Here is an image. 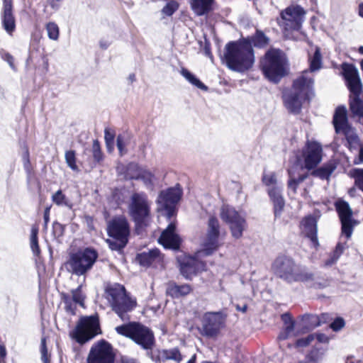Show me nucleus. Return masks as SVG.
Masks as SVG:
<instances>
[{"label":"nucleus","mask_w":363,"mask_h":363,"mask_svg":"<svg viewBox=\"0 0 363 363\" xmlns=\"http://www.w3.org/2000/svg\"><path fill=\"white\" fill-rule=\"evenodd\" d=\"M118 334L131 339L143 350H149L155 345L153 332L138 322H129L116 328Z\"/></svg>","instance_id":"nucleus-8"},{"label":"nucleus","mask_w":363,"mask_h":363,"mask_svg":"<svg viewBox=\"0 0 363 363\" xmlns=\"http://www.w3.org/2000/svg\"><path fill=\"white\" fill-rule=\"evenodd\" d=\"M318 326V315L304 314L301 320L297 323V329L301 333H306L314 329Z\"/></svg>","instance_id":"nucleus-26"},{"label":"nucleus","mask_w":363,"mask_h":363,"mask_svg":"<svg viewBox=\"0 0 363 363\" xmlns=\"http://www.w3.org/2000/svg\"><path fill=\"white\" fill-rule=\"evenodd\" d=\"M349 106L352 116L363 118V100L360 96H350Z\"/></svg>","instance_id":"nucleus-28"},{"label":"nucleus","mask_w":363,"mask_h":363,"mask_svg":"<svg viewBox=\"0 0 363 363\" xmlns=\"http://www.w3.org/2000/svg\"><path fill=\"white\" fill-rule=\"evenodd\" d=\"M180 74L192 85L198 89L206 91L208 88L202 82L200 81L193 73L186 68H182Z\"/></svg>","instance_id":"nucleus-32"},{"label":"nucleus","mask_w":363,"mask_h":363,"mask_svg":"<svg viewBox=\"0 0 363 363\" xmlns=\"http://www.w3.org/2000/svg\"><path fill=\"white\" fill-rule=\"evenodd\" d=\"M62 300L65 303V311L72 314H75V310H76V306L73 303V301L72 300L71 297L68 294H62Z\"/></svg>","instance_id":"nucleus-49"},{"label":"nucleus","mask_w":363,"mask_h":363,"mask_svg":"<svg viewBox=\"0 0 363 363\" xmlns=\"http://www.w3.org/2000/svg\"><path fill=\"white\" fill-rule=\"evenodd\" d=\"M141 172L142 170L136 163L130 162L125 167L124 177L127 180H138Z\"/></svg>","instance_id":"nucleus-36"},{"label":"nucleus","mask_w":363,"mask_h":363,"mask_svg":"<svg viewBox=\"0 0 363 363\" xmlns=\"http://www.w3.org/2000/svg\"><path fill=\"white\" fill-rule=\"evenodd\" d=\"M182 195L183 189L179 184L162 190L156 201L159 206V211H164L166 216L170 219L176 214L177 205L182 199Z\"/></svg>","instance_id":"nucleus-12"},{"label":"nucleus","mask_w":363,"mask_h":363,"mask_svg":"<svg viewBox=\"0 0 363 363\" xmlns=\"http://www.w3.org/2000/svg\"><path fill=\"white\" fill-rule=\"evenodd\" d=\"M336 211L340 220L352 219V211L349 203L343 200H339L335 203Z\"/></svg>","instance_id":"nucleus-30"},{"label":"nucleus","mask_w":363,"mask_h":363,"mask_svg":"<svg viewBox=\"0 0 363 363\" xmlns=\"http://www.w3.org/2000/svg\"><path fill=\"white\" fill-rule=\"evenodd\" d=\"M65 161L67 166L73 171H78V167L76 164V153L74 150H67L65 152Z\"/></svg>","instance_id":"nucleus-47"},{"label":"nucleus","mask_w":363,"mask_h":363,"mask_svg":"<svg viewBox=\"0 0 363 363\" xmlns=\"http://www.w3.org/2000/svg\"><path fill=\"white\" fill-rule=\"evenodd\" d=\"M341 75L345 82L355 78L359 75V72L354 65L352 63L343 62L340 65Z\"/></svg>","instance_id":"nucleus-31"},{"label":"nucleus","mask_w":363,"mask_h":363,"mask_svg":"<svg viewBox=\"0 0 363 363\" xmlns=\"http://www.w3.org/2000/svg\"><path fill=\"white\" fill-rule=\"evenodd\" d=\"M306 11L300 5H290L280 12L277 23L284 31L299 30L304 21Z\"/></svg>","instance_id":"nucleus-13"},{"label":"nucleus","mask_w":363,"mask_h":363,"mask_svg":"<svg viewBox=\"0 0 363 363\" xmlns=\"http://www.w3.org/2000/svg\"><path fill=\"white\" fill-rule=\"evenodd\" d=\"M207 234L215 235H219L220 236V224H219V221L214 216H211L208 219Z\"/></svg>","instance_id":"nucleus-43"},{"label":"nucleus","mask_w":363,"mask_h":363,"mask_svg":"<svg viewBox=\"0 0 363 363\" xmlns=\"http://www.w3.org/2000/svg\"><path fill=\"white\" fill-rule=\"evenodd\" d=\"M192 291L191 286L188 284L182 285L170 283L167 288V294L172 298H178L185 296Z\"/></svg>","instance_id":"nucleus-25"},{"label":"nucleus","mask_w":363,"mask_h":363,"mask_svg":"<svg viewBox=\"0 0 363 363\" xmlns=\"http://www.w3.org/2000/svg\"><path fill=\"white\" fill-rule=\"evenodd\" d=\"M125 145L126 140L125 135L119 134L116 138V146L121 156H123L128 152Z\"/></svg>","instance_id":"nucleus-52"},{"label":"nucleus","mask_w":363,"mask_h":363,"mask_svg":"<svg viewBox=\"0 0 363 363\" xmlns=\"http://www.w3.org/2000/svg\"><path fill=\"white\" fill-rule=\"evenodd\" d=\"M136 261L143 267H150L153 262L160 259V251L157 248L137 254Z\"/></svg>","instance_id":"nucleus-23"},{"label":"nucleus","mask_w":363,"mask_h":363,"mask_svg":"<svg viewBox=\"0 0 363 363\" xmlns=\"http://www.w3.org/2000/svg\"><path fill=\"white\" fill-rule=\"evenodd\" d=\"M107 233L113 239L128 240L130 225L127 218L123 216L113 217L108 223Z\"/></svg>","instance_id":"nucleus-18"},{"label":"nucleus","mask_w":363,"mask_h":363,"mask_svg":"<svg viewBox=\"0 0 363 363\" xmlns=\"http://www.w3.org/2000/svg\"><path fill=\"white\" fill-rule=\"evenodd\" d=\"M242 39H247L252 48L253 46L257 48H263L269 43V38L260 30H256L255 34L251 37L242 38Z\"/></svg>","instance_id":"nucleus-27"},{"label":"nucleus","mask_w":363,"mask_h":363,"mask_svg":"<svg viewBox=\"0 0 363 363\" xmlns=\"http://www.w3.org/2000/svg\"><path fill=\"white\" fill-rule=\"evenodd\" d=\"M344 248V244L338 242L335 247V249L333 252L332 255L338 259L341 255L343 253Z\"/></svg>","instance_id":"nucleus-59"},{"label":"nucleus","mask_w":363,"mask_h":363,"mask_svg":"<svg viewBox=\"0 0 363 363\" xmlns=\"http://www.w3.org/2000/svg\"><path fill=\"white\" fill-rule=\"evenodd\" d=\"M337 162L335 160H331L327 163L319 167V179H329L332 173L336 169Z\"/></svg>","instance_id":"nucleus-34"},{"label":"nucleus","mask_w":363,"mask_h":363,"mask_svg":"<svg viewBox=\"0 0 363 363\" xmlns=\"http://www.w3.org/2000/svg\"><path fill=\"white\" fill-rule=\"evenodd\" d=\"M52 201L54 203L59 206H66L71 208L72 204L67 196L59 189L52 196Z\"/></svg>","instance_id":"nucleus-37"},{"label":"nucleus","mask_w":363,"mask_h":363,"mask_svg":"<svg viewBox=\"0 0 363 363\" xmlns=\"http://www.w3.org/2000/svg\"><path fill=\"white\" fill-rule=\"evenodd\" d=\"M115 133L109 128H106L104 130V140L106 146L114 145Z\"/></svg>","instance_id":"nucleus-55"},{"label":"nucleus","mask_w":363,"mask_h":363,"mask_svg":"<svg viewBox=\"0 0 363 363\" xmlns=\"http://www.w3.org/2000/svg\"><path fill=\"white\" fill-rule=\"evenodd\" d=\"M183 356L178 347H173L169 350H162V361L163 362L167 360H173L177 363L182 361Z\"/></svg>","instance_id":"nucleus-33"},{"label":"nucleus","mask_w":363,"mask_h":363,"mask_svg":"<svg viewBox=\"0 0 363 363\" xmlns=\"http://www.w3.org/2000/svg\"><path fill=\"white\" fill-rule=\"evenodd\" d=\"M91 152L94 162L96 164L100 163L103 160L104 155L101 152L100 143L98 140H94L93 141Z\"/></svg>","instance_id":"nucleus-44"},{"label":"nucleus","mask_w":363,"mask_h":363,"mask_svg":"<svg viewBox=\"0 0 363 363\" xmlns=\"http://www.w3.org/2000/svg\"><path fill=\"white\" fill-rule=\"evenodd\" d=\"M293 331H288L286 329L284 328L281 332H280L278 339L280 340H284L289 337Z\"/></svg>","instance_id":"nucleus-63"},{"label":"nucleus","mask_w":363,"mask_h":363,"mask_svg":"<svg viewBox=\"0 0 363 363\" xmlns=\"http://www.w3.org/2000/svg\"><path fill=\"white\" fill-rule=\"evenodd\" d=\"M342 234L350 238L352 234L356 220L354 218L340 220Z\"/></svg>","instance_id":"nucleus-40"},{"label":"nucleus","mask_w":363,"mask_h":363,"mask_svg":"<svg viewBox=\"0 0 363 363\" xmlns=\"http://www.w3.org/2000/svg\"><path fill=\"white\" fill-rule=\"evenodd\" d=\"M221 219L229 225L232 236L239 239L247 227L245 218L242 216L233 207L223 205L220 209Z\"/></svg>","instance_id":"nucleus-14"},{"label":"nucleus","mask_w":363,"mask_h":363,"mask_svg":"<svg viewBox=\"0 0 363 363\" xmlns=\"http://www.w3.org/2000/svg\"><path fill=\"white\" fill-rule=\"evenodd\" d=\"M178 4L176 1H172L163 7L162 12L167 16H171L178 9Z\"/></svg>","instance_id":"nucleus-53"},{"label":"nucleus","mask_w":363,"mask_h":363,"mask_svg":"<svg viewBox=\"0 0 363 363\" xmlns=\"http://www.w3.org/2000/svg\"><path fill=\"white\" fill-rule=\"evenodd\" d=\"M350 176L354 178L355 186L363 192V169H352Z\"/></svg>","instance_id":"nucleus-42"},{"label":"nucleus","mask_w":363,"mask_h":363,"mask_svg":"<svg viewBox=\"0 0 363 363\" xmlns=\"http://www.w3.org/2000/svg\"><path fill=\"white\" fill-rule=\"evenodd\" d=\"M346 86L350 92V96H360L362 91V84L359 76L345 82Z\"/></svg>","instance_id":"nucleus-35"},{"label":"nucleus","mask_w":363,"mask_h":363,"mask_svg":"<svg viewBox=\"0 0 363 363\" xmlns=\"http://www.w3.org/2000/svg\"><path fill=\"white\" fill-rule=\"evenodd\" d=\"M106 293L112 311L121 320H130V317L128 313L137 306L136 299L132 298L124 286L119 284L108 286L106 288Z\"/></svg>","instance_id":"nucleus-6"},{"label":"nucleus","mask_w":363,"mask_h":363,"mask_svg":"<svg viewBox=\"0 0 363 363\" xmlns=\"http://www.w3.org/2000/svg\"><path fill=\"white\" fill-rule=\"evenodd\" d=\"M98 257V252L88 247L71 254L67 264L74 274L81 276L93 267Z\"/></svg>","instance_id":"nucleus-11"},{"label":"nucleus","mask_w":363,"mask_h":363,"mask_svg":"<svg viewBox=\"0 0 363 363\" xmlns=\"http://www.w3.org/2000/svg\"><path fill=\"white\" fill-rule=\"evenodd\" d=\"M318 71V47H315L313 56L308 69L303 71L299 77L293 81L290 89L282 92L284 105L292 114H298L303 103L311 101L315 96V73Z\"/></svg>","instance_id":"nucleus-1"},{"label":"nucleus","mask_w":363,"mask_h":363,"mask_svg":"<svg viewBox=\"0 0 363 363\" xmlns=\"http://www.w3.org/2000/svg\"><path fill=\"white\" fill-rule=\"evenodd\" d=\"M333 124L335 131L338 135L345 136L350 150L356 149L360 143L356 129L348 121L347 111L344 105L336 108L333 115Z\"/></svg>","instance_id":"nucleus-9"},{"label":"nucleus","mask_w":363,"mask_h":363,"mask_svg":"<svg viewBox=\"0 0 363 363\" xmlns=\"http://www.w3.org/2000/svg\"><path fill=\"white\" fill-rule=\"evenodd\" d=\"M204 54L210 58L211 61L213 62V56L211 51V44L209 42L206 41L203 46Z\"/></svg>","instance_id":"nucleus-61"},{"label":"nucleus","mask_w":363,"mask_h":363,"mask_svg":"<svg viewBox=\"0 0 363 363\" xmlns=\"http://www.w3.org/2000/svg\"><path fill=\"white\" fill-rule=\"evenodd\" d=\"M155 179V174L149 170H142L138 177V180L143 181L147 189L153 188Z\"/></svg>","instance_id":"nucleus-39"},{"label":"nucleus","mask_w":363,"mask_h":363,"mask_svg":"<svg viewBox=\"0 0 363 363\" xmlns=\"http://www.w3.org/2000/svg\"><path fill=\"white\" fill-rule=\"evenodd\" d=\"M176 225L170 223L159 238V242L165 248L177 250L180 247L181 239L176 233Z\"/></svg>","instance_id":"nucleus-20"},{"label":"nucleus","mask_w":363,"mask_h":363,"mask_svg":"<svg viewBox=\"0 0 363 363\" xmlns=\"http://www.w3.org/2000/svg\"><path fill=\"white\" fill-rule=\"evenodd\" d=\"M53 233L55 236L60 237L64 233V227L58 222H54L52 225Z\"/></svg>","instance_id":"nucleus-58"},{"label":"nucleus","mask_w":363,"mask_h":363,"mask_svg":"<svg viewBox=\"0 0 363 363\" xmlns=\"http://www.w3.org/2000/svg\"><path fill=\"white\" fill-rule=\"evenodd\" d=\"M281 320L284 323V328L288 331H293L295 330V328H297V324L296 323L295 320L292 318L290 313H285L281 315Z\"/></svg>","instance_id":"nucleus-46"},{"label":"nucleus","mask_w":363,"mask_h":363,"mask_svg":"<svg viewBox=\"0 0 363 363\" xmlns=\"http://www.w3.org/2000/svg\"><path fill=\"white\" fill-rule=\"evenodd\" d=\"M45 28L48 33V36L50 39L57 40L59 38V27L55 23H48L46 24Z\"/></svg>","instance_id":"nucleus-45"},{"label":"nucleus","mask_w":363,"mask_h":363,"mask_svg":"<svg viewBox=\"0 0 363 363\" xmlns=\"http://www.w3.org/2000/svg\"><path fill=\"white\" fill-rule=\"evenodd\" d=\"M2 58L9 63L11 69H15V65L13 64V57L11 55H10L8 52L5 53L3 55Z\"/></svg>","instance_id":"nucleus-62"},{"label":"nucleus","mask_w":363,"mask_h":363,"mask_svg":"<svg viewBox=\"0 0 363 363\" xmlns=\"http://www.w3.org/2000/svg\"><path fill=\"white\" fill-rule=\"evenodd\" d=\"M22 158H23L24 168L26 169H28L29 166L30 164V162L29 151H28V148H26V151L23 152Z\"/></svg>","instance_id":"nucleus-60"},{"label":"nucleus","mask_w":363,"mask_h":363,"mask_svg":"<svg viewBox=\"0 0 363 363\" xmlns=\"http://www.w3.org/2000/svg\"><path fill=\"white\" fill-rule=\"evenodd\" d=\"M262 182L266 186L276 184L277 177L275 173H271L269 174H264L262 177Z\"/></svg>","instance_id":"nucleus-56"},{"label":"nucleus","mask_w":363,"mask_h":363,"mask_svg":"<svg viewBox=\"0 0 363 363\" xmlns=\"http://www.w3.org/2000/svg\"><path fill=\"white\" fill-rule=\"evenodd\" d=\"M200 333L206 337H216L223 327V320L218 313H206L202 318Z\"/></svg>","instance_id":"nucleus-17"},{"label":"nucleus","mask_w":363,"mask_h":363,"mask_svg":"<svg viewBox=\"0 0 363 363\" xmlns=\"http://www.w3.org/2000/svg\"><path fill=\"white\" fill-rule=\"evenodd\" d=\"M128 213L135 223V233L141 234L151 223V201L144 191H134L130 196Z\"/></svg>","instance_id":"nucleus-5"},{"label":"nucleus","mask_w":363,"mask_h":363,"mask_svg":"<svg viewBox=\"0 0 363 363\" xmlns=\"http://www.w3.org/2000/svg\"><path fill=\"white\" fill-rule=\"evenodd\" d=\"M264 77L271 82L278 84L288 74L287 60L280 49L270 48L260 61Z\"/></svg>","instance_id":"nucleus-7"},{"label":"nucleus","mask_w":363,"mask_h":363,"mask_svg":"<svg viewBox=\"0 0 363 363\" xmlns=\"http://www.w3.org/2000/svg\"><path fill=\"white\" fill-rule=\"evenodd\" d=\"M106 242L111 250L117 251L119 254H122L123 249L128 242V240L125 239H107Z\"/></svg>","instance_id":"nucleus-38"},{"label":"nucleus","mask_w":363,"mask_h":363,"mask_svg":"<svg viewBox=\"0 0 363 363\" xmlns=\"http://www.w3.org/2000/svg\"><path fill=\"white\" fill-rule=\"evenodd\" d=\"M6 350L4 345H0V363H5Z\"/></svg>","instance_id":"nucleus-64"},{"label":"nucleus","mask_w":363,"mask_h":363,"mask_svg":"<svg viewBox=\"0 0 363 363\" xmlns=\"http://www.w3.org/2000/svg\"><path fill=\"white\" fill-rule=\"evenodd\" d=\"M181 274L186 279H191L199 271L204 267V264L198 259L190 256H179L177 257Z\"/></svg>","instance_id":"nucleus-19"},{"label":"nucleus","mask_w":363,"mask_h":363,"mask_svg":"<svg viewBox=\"0 0 363 363\" xmlns=\"http://www.w3.org/2000/svg\"><path fill=\"white\" fill-rule=\"evenodd\" d=\"M214 2L215 0H191L190 6L196 16H201L213 10Z\"/></svg>","instance_id":"nucleus-24"},{"label":"nucleus","mask_w":363,"mask_h":363,"mask_svg":"<svg viewBox=\"0 0 363 363\" xmlns=\"http://www.w3.org/2000/svg\"><path fill=\"white\" fill-rule=\"evenodd\" d=\"M345 326V320L342 317H336L329 325L330 328L335 333L340 331Z\"/></svg>","instance_id":"nucleus-50"},{"label":"nucleus","mask_w":363,"mask_h":363,"mask_svg":"<svg viewBox=\"0 0 363 363\" xmlns=\"http://www.w3.org/2000/svg\"><path fill=\"white\" fill-rule=\"evenodd\" d=\"M112 345L102 339L94 343L86 358V363H114Z\"/></svg>","instance_id":"nucleus-15"},{"label":"nucleus","mask_w":363,"mask_h":363,"mask_svg":"<svg viewBox=\"0 0 363 363\" xmlns=\"http://www.w3.org/2000/svg\"><path fill=\"white\" fill-rule=\"evenodd\" d=\"M40 352H41V359L43 363H49L50 359L48 354V348L46 346V340L45 337L41 339L40 342Z\"/></svg>","instance_id":"nucleus-54"},{"label":"nucleus","mask_w":363,"mask_h":363,"mask_svg":"<svg viewBox=\"0 0 363 363\" xmlns=\"http://www.w3.org/2000/svg\"><path fill=\"white\" fill-rule=\"evenodd\" d=\"M272 271L275 277L288 284L308 281L313 277L312 273L302 270L294 258L286 255H279L275 258Z\"/></svg>","instance_id":"nucleus-4"},{"label":"nucleus","mask_w":363,"mask_h":363,"mask_svg":"<svg viewBox=\"0 0 363 363\" xmlns=\"http://www.w3.org/2000/svg\"><path fill=\"white\" fill-rule=\"evenodd\" d=\"M1 20L3 28L8 33L14 31L16 20L13 13L12 0H4Z\"/></svg>","instance_id":"nucleus-21"},{"label":"nucleus","mask_w":363,"mask_h":363,"mask_svg":"<svg viewBox=\"0 0 363 363\" xmlns=\"http://www.w3.org/2000/svg\"><path fill=\"white\" fill-rule=\"evenodd\" d=\"M315 338H318V333L309 334L305 337L298 339L295 342V347L296 348L306 347L308 346Z\"/></svg>","instance_id":"nucleus-48"},{"label":"nucleus","mask_w":363,"mask_h":363,"mask_svg":"<svg viewBox=\"0 0 363 363\" xmlns=\"http://www.w3.org/2000/svg\"><path fill=\"white\" fill-rule=\"evenodd\" d=\"M219 235L206 234V240L203 245V252L205 255H211L218 247Z\"/></svg>","instance_id":"nucleus-29"},{"label":"nucleus","mask_w":363,"mask_h":363,"mask_svg":"<svg viewBox=\"0 0 363 363\" xmlns=\"http://www.w3.org/2000/svg\"><path fill=\"white\" fill-rule=\"evenodd\" d=\"M101 333L99 318L96 314L81 317L69 336L79 345H84Z\"/></svg>","instance_id":"nucleus-10"},{"label":"nucleus","mask_w":363,"mask_h":363,"mask_svg":"<svg viewBox=\"0 0 363 363\" xmlns=\"http://www.w3.org/2000/svg\"><path fill=\"white\" fill-rule=\"evenodd\" d=\"M318 350L313 349L306 356V362H300L299 363H317Z\"/></svg>","instance_id":"nucleus-57"},{"label":"nucleus","mask_w":363,"mask_h":363,"mask_svg":"<svg viewBox=\"0 0 363 363\" xmlns=\"http://www.w3.org/2000/svg\"><path fill=\"white\" fill-rule=\"evenodd\" d=\"M299 235L309 240L315 249L318 247V219L313 214H308L301 218L298 225Z\"/></svg>","instance_id":"nucleus-16"},{"label":"nucleus","mask_w":363,"mask_h":363,"mask_svg":"<svg viewBox=\"0 0 363 363\" xmlns=\"http://www.w3.org/2000/svg\"><path fill=\"white\" fill-rule=\"evenodd\" d=\"M38 229L33 227L30 234V248L35 255H39L40 253V247L38 245Z\"/></svg>","instance_id":"nucleus-41"},{"label":"nucleus","mask_w":363,"mask_h":363,"mask_svg":"<svg viewBox=\"0 0 363 363\" xmlns=\"http://www.w3.org/2000/svg\"><path fill=\"white\" fill-rule=\"evenodd\" d=\"M301 157L303 159V167L312 170L311 174L318 177V142L308 140L302 150ZM298 169H302L303 166L299 167L298 164H295L288 169V189L293 194L296 193L298 184L307 177L306 174H296Z\"/></svg>","instance_id":"nucleus-3"},{"label":"nucleus","mask_w":363,"mask_h":363,"mask_svg":"<svg viewBox=\"0 0 363 363\" xmlns=\"http://www.w3.org/2000/svg\"><path fill=\"white\" fill-rule=\"evenodd\" d=\"M222 60L230 69L243 73L250 69L255 63L254 50L247 39L230 41L225 46Z\"/></svg>","instance_id":"nucleus-2"},{"label":"nucleus","mask_w":363,"mask_h":363,"mask_svg":"<svg viewBox=\"0 0 363 363\" xmlns=\"http://www.w3.org/2000/svg\"><path fill=\"white\" fill-rule=\"evenodd\" d=\"M72 300L80 306H84V296L82 292V286H79L77 289L72 290Z\"/></svg>","instance_id":"nucleus-51"},{"label":"nucleus","mask_w":363,"mask_h":363,"mask_svg":"<svg viewBox=\"0 0 363 363\" xmlns=\"http://www.w3.org/2000/svg\"><path fill=\"white\" fill-rule=\"evenodd\" d=\"M281 189L278 186H272L268 190L270 201L273 203V212L274 218H279L285 207V201L282 196Z\"/></svg>","instance_id":"nucleus-22"}]
</instances>
